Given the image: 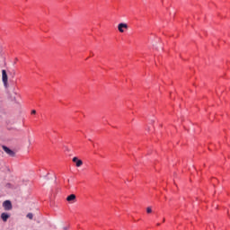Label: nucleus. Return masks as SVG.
I'll list each match as a JSON object with an SVG mask.
<instances>
[{
  "label": "nucleus",
  "mask_w": 230,
  "mask_h": 230,
  "mask_svg": "<svg viewBox=\"0 0 230 230\" xmlns=\"http://www.w3.org/2000/svg\"><path fill=\"white\" fill-rule=\"evenodd\" d=\"M146 213H148V214L152 213V207L146 208Z\"/></svg>",
  "instance_id": "nucleus-9"
},
{
  "label": "nucleus",
  "mask_w": 230,
  "mask_h": 230,
  "mask_svg": "<svg viewBox=\"0 0 230 230\" xmlns=\"http://www.w3.org/2000/svg\"><path fill=\"white\" fill-rule=\"evenodd\" d=\"M1 218L3 220V222H8V218H10V216L8 213H2L1 214Z\"/></svg>",
  "instance_id": "nucleus-7"
},
{
  "label": "nucleus",
  "mask_w": 230,
  "mask_h": 230,
  "mask_svg": "<svg viewBox=\"0 0 230 230\" xmlns=\"http://www.w3.org/2000/svg\"><path fill=\"white\" fill-rule=\"evenodd\" d=\"M163 222H164V218L163 219Z\"/></svg>",
  "instance_id": "nucleus-12"
},
{
  "label": "nucleus",
  "mask_w": 230,
  "mask_h": 230,
  "mask_svg": "<svg viewBox=\"0 0 230 230\" xmlns=\"http://www.w3.org/2000/svg\"><path fill=\"white\" fill-rule=\"evenodd\" d=\"M2 80L4 87H8V75L6 74V70H2Z\"/></svg>",
  "instance_id": "nucleus-2"
},
{
  "label": "nucleus",
  "mask_w": 230,
  "mask_h": 230,
  "mask_svg": "<svg viewBox=\"0 0 230 230\" xmlns=\"http://www.w3.org/2000/svg\"><path fill=\"white\" fill-rule=\"evenodd\" d=\"M118 30H119V33H125V30H128V24L119 23Z\"/></svg>",
  "instance_id": "nucleus-3"
},
{
  "label": "nucleus",
  "mask_w": 230,
  "mask_h": 230,
  "mask_svg": "<svg viewBox=\"0 0 230 230\" xmlns=\"http://www.w3.org/2000/svg\"><path fill=\"white\" fill-rule=\"evenodd\" d=\"M66 200H67V202H70L71 204L75 203V201L76 200V195L71 194V195L67 196Z\"/></svg>",
  "instance_id": "nucleus-6"
},
{
  "label": "nucleus",
  "mask_w": 230,
  "mask_h": 230,
  "mask_svg": "<svg viewBox=\"0 0 230 230\" xmlns=\"http://www.w3.org/2000/svg\"><path fill=\"white\" fill-rule=\"evenodd\" d=\"M73 163L75 164V166L77 168H80V166H82L84 164V162L80 159H78V157L75 156L73 159H72Z\"/></svg>",
  "instance_id": "nucleus-5"
},
{
  "label": "nucleus",
  "mask_w": 230,
  "mask_h": 230,
  "mask_svg": "<svg viewBox=\"0 0 230 230\" xmlns=\"http://www.w3.org/2000/svg\"><path fill=\"white\" fill-rule=\"evenodd\" d=\"M156 226H161V224H160V223H157Z\"/></svg>",
  "instance_id": "nucleus-11"
},
{
  "label": "nucleus",
  "mask_w": 230,
  "mask_h": 230,
  "mask_svg": "<svg viewBox=\"0 0 230 230\" xmlns=\"http://www.w3.org/2000/svg\"><path fill=\"white\" fill-rule=\"evenodd\" d=\"M3 208L5 211H12L13 206H12V201L10 200H5L3 202Z\"/></svg>",
  "instance_id": "nucleus-1"
},
{
  "label": "nucleus",
  "mask_w": 230,
  "mask_h": 230,
  "mask_svg": "<svg viewBox=\"0 0 230 230\" xmlns=\"http://www.w3.org/2000/svg\"><path fill=\"white\" fill-rule=\"evenodd\" d=\"M3 150L10 155V157H15V152H13L12 149L8 148L6 146H3Z\"/></svg>",
  "instance_id": "nucleus-4"
},
{
  "label": "nucleus",
  "mask_w": 230,
  "mask_h": 230,
  "mask_svg": "<svg viewBox=\"0 0 230 230\" xmlns=\"http://www.w3.org/2000/svg\"><path fill=\"white\" fill-rule=\"evenodd\" d=\"M31 114H37V111L32 110V111H31Z\"/></svg>",
  "instance_id": "nucleus-10"
},
{
  "label": "nucleus",
  "mask_w": 230,
  "mask_h": 230,
  "mask_svg": "<svg viewBox=\"0 0 230 230\" xmlns=\"http://www.w3.org/2000/svg\"><path fill=\"white\" fill-rule=\"evenodd\" d=\"M27 218H29L30 220H33V214L32 213H28L27 214Z\"/></svg>",
  "instance_id": "nucleus-8"
}]
</instances>
